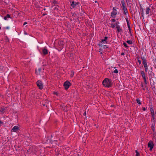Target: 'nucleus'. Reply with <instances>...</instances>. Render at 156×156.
Here are the masks:
<instances>
[{
  "instance_id": "nucleus-1",
  "label": "nucleus",
  "mask_w": 156,
  "mask_h": 156,
  "mask_svg": "<svg viewBox=\"0 0 156 156\" xmlns=\"http://www.w3.org/2000/svg\"><path fill=\"white\" fill-rule=\"evenodd\" d=\"M103 84L105 87H108L112 85L110 80L106 78L103 82Z\"/></svg>"
},
{
  "instance_id": "nucleus-2",
  "label": "nucleus",
  "mask_w": 156,
  "mask_h": 156,
  "mask_svg": "<svg viewBox=\"0 0 156 156\" xmlns=\"http://www.w3.org/2000/svg\"><path fill=\"white\" fill-rule=\"evenodd\" d=\"M141 58L143 61L142 62L145 68V71L146 72H147L148 69V67L147 65L146 60L145 59V58L144 56L141 57Z\"/></svg>"
},
{
  "instance_id": "nucleus-3",
  "label": "nucleus",
  "mask_w": 156,
  "mask_h": 156,
  "mask_svg": "<svg viewBox=\"0 0 156 156\" xmlns=\"http://www.w3.org/2000/svg\"><path fill=\"white\" fill-rule=\"evenodd\" d=\"M71 84L68 80L66 81L64 83L63 86L64 88L66 90H67L68 89L69 87L71 85Z\"/></svg>"
},
{
  "instance_id": "nucleus-4",
  "label": "nucleus",
  "mask_w": 156,
  "mask_h": 156,
  "mask_svg": "<svg viewBox=\"0 0 156 156\" xmlns=\"http://www.w3.org/2000/svg\"><path fill=\"white\" fill-rule=\"evenodd\" d=\"M37 86L39 87V88L41 90L43 88V85L42 82L40 80H38L36 82Z\"/></svg>"
},
{
  "instance_id": "nucleus-5",
  "label": "nucleus",
  "mask_w": 156,
  "mask_h": 156,
  "mask_svg": "<svg viewBox=\"0 0 156 156\" xmlns=\"http://www.w3.org/2000/svg\"><path fill=\"white\" fill-rule=\"evenodd\" d=\"M117 14L116 10L115 7H114L113 9V11L111 13V16L113 18H115Z\"/></svg>"
},
{
  "instance_id": "nucleus-6",
  "label": "nucleus",
  "mask_w": 156,
  "mask_h": 156,
  "mask_svg": "<svg viewBox=\"0 0 156 156\" xmlns=\"http://www.w3.org/2000/svg\"><path fill=\"white\" fill-rule=\"evenodd\" d=\"M154 144L152 141H150L148 144V146L150 148V150L151 151L153 148Z\"/></svg>"
},
{
  "instance_id": "nucleus-7",
  "label": "nucleus",
  "mask_w": 156,
  "mask_h": 156,
  "mask_svg": "<svg viewBox=\"0 0 156 156\" xmlns=\"http://www.w3.org/2000/svg\"><path fill=\"white\" fill-rule=\"evenodd\" d=\"M20 129L19 127L17 126H14L11 130L13 132H17Z\"/></svg>"
},
{
  "instance_id": "nucleus-8",
  "label": "nucleus",
  "mask_w": 156,
  "mask_h": 156,
  "mask_svg": "<svg viewBox=\"0 0 156 156\" xmlns=\"http://www.w3.org/2000/svg\"><path fill=\"white\" fill-rule=\"evenodd\" d=\"M115 26L117 29L116 30L119 33L122 31V30L121 28L118 24H115Z\"/></svg>"
},
{
  "instance_id": "nucleus-9",
  "label": "nucleus",
  "mask_w": 156,
  "mask_h": 156,
  "mask_svg": "<svg viewBox=\"0 0 156 156\" xmlns=\"http://www.w3.org/2000/svg\"><path fill=\"white\" fill-rule=\"evenodd\" d=\"M79 4V2H75L74 1H73L71 2V6H72L73 8H75L77 5Z\"/></svg>"
},
{
  "instance_id": "nucleus-10",
  "label": "nucleus",
  "mask_w": 156,
  "mask_h": 156,
  "mask_svg": "<svg viewBox=\"0 0 156 156\" xmlns=\"http://www.w3.org/2000/svg\"><path fill=\"white\" fill-rule=\"evenodd\" d=\"M7 110V108L6 107H2L0 109V112L2 113H4V112L6 111Z\"/></svg>"
},
{
  "instance_id": "nucleus-11",
  "label": "nucleus",
  "mask_w": 156,
  "mask_h": 156,
  "mask_svg": "<svg viewBox=\"0 0 156 156\" xmlns=\"http://www.w3.org/2000/svg\"><path fill=\"white\" fill-rule=\"evenodd\" d=\"M121 3L122 4V7L123 9H124V8H126V6L125 4V1L124 0H122L121 1Z\"/></svg>"
},
{
  "instance_id": "nucleus-12",
  "label": "nucleus",
  "mask_w": 156,
  "mask_h": 156,
  "mask_svg": "<svg viewBox=\"0 0 156 156\" xmlns=\"http://www.w3.org/2000/svg\"><path fill=\"white\" fill-rule=\"evenodd\" d=\"M151 128L153 132L154 133L153 134V135H154V134H155L156 133L155 131V123H153L152 124L151 126Z\"/></svg>"
},
{
  "instance_id": "nucleus-13",
  "label": "nucleus",
  "mask_w": 156,
  "mask_h": 156,
  "mask_svg": "<svg viewBox=\"0 0 156 156\" xmlns=\"http://www.w3.org/2000/svg\"><path fill=\"white\" fill-rule=\"evenodd\" d=\"M64 44V42L62 41H60L58 42V44L59 45L62 47H63Z\"/></svg>"
},
{
  "instance_id": "nucleus-14",
  "label": "nucleus",
  "mask_w": 156,
  "mask_h": 156,
  "mask_svg": "<svg viewBox=\"0 0 156 156\" xmlns=\"http://www.w3.org/2000/svg\"><path fill=\"white\" fill-rule=\"evenodd\" d=\"M42 52L43 54L45 55L48 53V50L47 49L44 48L42 50Z\"/></svg>"
},
{
  "instance_id": "nucleus-15",
  "label": "nucleus",
  "mask_w": 156,
  "mask_h": 156,
  "mask_svg": "<svg viewBox=\"0 0 156 156\" xmlns=\"http://www.w3.org/2000/svg\"><path fill=\"white\" fill-rule=\"evenodd\" d=\"M150 6H149V7H147L146 8V14H148L149 13L150 11Z\"/></svg>"
},
{
  "instance_id": "nucleus-16",
  "label": "nucleus",
  "mask_w": 156,
  "mask_h": 156,
  "mask_svg": "<svg viewBox=\"0 0 156 156\" xmlns=\"http://www.w3.org/2000/svg\"><path fill=\"white\" fill-rule=\"evenodd\" d=\"M11 18L10 17V15L9 14H7L6 16H4V19L5 20H6L7 19V18Z\"/></svg>"
},
{
  "instance_id": "nucleus-17",
  "label": "nucleus",
  "mask_w": 156,
  "mask_h": 156,
  "mask_svg": "<svg viewBox=\"0 0 156 156\" xmlns=\"http://www.w3.org/2000/svg\"><path fill=\"white\" fill-rule=\"evenodd\" d=\"M41 68H39L38 69V72L37 71V70L36 69L35 70V73L37 75L40 74V73L41 71Z\"/></svg>"
},
{
  "instance_id": "nucleus-18",
  "label": "nucleus",
  "mask_w": 156,
  "mask_h": 156,
  "mask_svg": "<svg viewBox=\"0 0 156 156\" xmlns=\"http://www.w3.org/2000/svg\"><path fill=\"white\" fill-rule=\"evenodd\" d=\"M150 111L151 115H154V110L152 107H150Z\"/></svg>"
},
{
  "instance_id": "nucleus-19",
  "label": "nucleus",
  "mask_w": 156,
  "mask_h": 156,
  "mask_svg": "<svg viewBox=\"0 0 156 156\" xmlns=\"http://www.w3.org/2000/svg\"><path fill=\"white\" fill-rule=\"evenodd\" d=\"M124 11V12L125 15H126V13H128V11H127V8H124L123 9Z\"/></svg>"
},
{
  "instance_id": "nucleus-20",
  "label": "nucleus",
  "mask_w": 156,
  "mask_h": 156,
  "mask_svg": "<svg viewBox=\"0 0 156 156\" xmlns=\"http://www.w3.org/2000/svg\"><path fill=\"white\" fill-rule=\"evenodd\" d=\"M141 74L142 76L143 77V78L145 77V73H144V71H141Z\"/></svg>"
},
{
  "instance_id": "nucleus-21",
  "label": "nucleus",
  "mask_w": 156,
  "mask_h": 156,
  "mask_svg": "<svg viewBox=\"0 0 156 156\" xmlns=\"http://www.w3.org/2000/svg\"><path fill=\"white\" fill-rule=\"evenodd\" d=\"M71 74L70 75V76L71 77H73L74 74V72L73 70H72L71 73Z\"/></svg>"
},
{
  "instance_id": "nucleus-22",
  "label": "nucleus",
  "mask_w": 156,
  "mask_h": 156,
  "mask_svg": "<svg viewBox=\"0 0 156 156\" xmlns=\"http://www.w3.org/2000/svg\"><path fill=\"white\" fill-rule=\"evenodd\" d=\"M57 140H54L53 141L52 140V141H51V142L52 144L55 143L56 144L58 145V144L57 143Z\"/></svg>"
},
{
  "instance_id": "nucleus-23",
  "label": "nucleus",
  "mask_w": 156,
  "mask_h": 156,
  "mask_svg": "<svg viewBox=\"0 0 156 156\" xmlns=\"http://www.w3.org/2000/svg\"><path fill=\"white\" fill-rule=\"evenodd\" d=\"M53 3L54 5L58 4V2L57 1H56V0H53Z\"/></svg>"
},
{
  "instance_id": "nucleus-24",
  "label": "nucleus",
  "mask_w": 156,
  "mask_h": 156,
  "mask_svg": "<svg viewBox=\"0 0 156 156\" xmlns=\"http://www.w3.org/2000/svg\"><path fill=\"white\" fill-rule=\"evenodd\" d=\"M140 12L141 15H142V16L143 17V8L141 7L140 8Z\"/></svg>"
},
{
  "instance_id": "nucleus-25",
  "label": "nucleus",
  "mask_w": 156,
  "mask_h": 156,
  "mask_svg": "<svg viewBox=\"0 0 156 156\" xmlns=\"http://www.w3.org/2000/svg\"><path fill=\"white\" fill-rule=\"evenodd\" d=\"M136 101L137 103H138L139 104V105L141 104L140 101L139 99H138V98L136 99Z\"/></svg>"
},
{
  "instance_id": "nucleus-26",
  "label": "nucleus",
  "mask_w": 156,
  "mask_h": 156,
  "mask_svg": "<svg viewBox=\"0 0 156 156\" xmlns=\"http://www.w3.org/2000/svg\"><path fill=\"white\" fill-rule=\"evenodd\" d=\"M127 43L129 44H132L133 43L132 41L131 40H128L126 41Z\"/></svg>"
},
{
  "instance_id": "nucleus-27",
  "label": "nucleus",
  "mask_w": 156,
  "mask_h": 156,
  "mask_svg": "<svg viewBox=\"0 0 156 156\" xmlns=\"http://www.w3.org/2000/svg\"><path fill=\"white\" fill-rule=\"evenodd\" d=\"M143 78L144 80L145 84L146 85L147 84V83L146 77H143Z\"/></svg>"
},
{
  "instance_id": "nucleus-28",
  "label": "nucleus",
  "mask_w": 156,
  "mask_h": 156,
  "mask_svg": "<svg viewBox=\"0 0 156 156\" xmlns=\"http://www.w3.org/2000/svg\"><path fill=\"white\" fill-rule=\"evenodd\" d=\"M108 39V37H105V39H104V41L106 43H107V40Z\"/></svg>"
},
{
  "instance_id": "nucleus-29",
  "label": "nucleus",
  "mask_w": 156,
  "mask_h": 156,
  "mask_svg": "<svg viewBox=\"0 0 156 156\" xmlns=\"http://www.w3.org/2000/svg\"><path fill=\"white\" fill-rule=\"evenodd\" d=\"M123 44L126 48H127L128 47V46H127V45L126 43L124 42L123 43Z\"/></svg>"
},
{
  "instance_id": "nucleus-30",
  "label": "nucleus",
  "mask_w": 156,
  "mask_h": 156,
  "mask_svg": "<svg viewBox=\"0 0 156 156\" xmlns=\"http://www.w3.org/2000/svg\"><path fill=\"white\" fill-rule=\"evenodd\" d=\"M136 156H139L140 155V154L139 152H138V151L137 150L136 151Z\"/></svg>"
},
{
  "instance_id": "nucleus-31",
  "label": "nucleus",
  "mask_w": 156,
  "mask_h": 156,
  "mask_svg": "<svg viewBox=\"0 0 156 156\" xmlns=\"http://www.w3.org/2000/svg\"><path fill=\"white\" fill-rule=\"evenodd\" d=\"M111 27L112 28H114L115 27V25L114 23H112L111 25Z\"/></svg>"
},
{
  "instance_id": "nucleus-32",
  "label": "nucleus",
  "mask_w": 156,
  "mask_h": 156,
  "mask_svg": "<svg viewBox=\"0 0 156 156\" xmlns=\"http://www.w3.org/2000/svg\"><path fill=\"white\" fill-rule=\"evenodd\" d=\"M59 151H57L55 152V154L56 155H58L59 154Z\"/></svg>"
},
{
  "instance_id": "nucleus-33",
  "label": "nucleus",
  "mask_w": 156,
  "mask_h": 156,
  "mask_svg": "<svg viewBox=\"0 0 156 156\" xmlns=\"http://www.w3.org/2000/svg\"><path fill=\"white\" fill-rule=\"evenodd\" d=\"M114 73H118V71L117 69H115L114 71Z\"/></svg>"
},
{
  "instance_id": "nucleus-34",
  "label": "nucleus",
  "mask_w": 156,
  "mask_h": 156,
  "mask_svg": "<svg viewBox=\"0 0 156 156\" xmlns=\"http://www.w3.org/2000/svg\"><path fill=\"white\" fill-rule=\"evenodd\" d=\"M152 116V120H154V119H155L154 118V115H151Z\"/></svg>"
},
{
  "instance_id": "nucleus-35",
  "label": "nucleus",
  "mask_w": 156,
  "mask_h": 156,
  "mask_svg": "<svg viewBox=\"0 0 156 156\" xmlns=\"http://www.w3.org/2000/svg\"><path fill=\"white\" fill-rule=\"evenodd\" d=\"M92 2L93 3H96L97 2V0H92Z\"/></svg>"
},
{
  "instance_id": "nucleus-36",
  "label": "nucleus",
  "mask_w": 156,
  "mask_h": 156,
  "mask_svg": "<svg viewBox=\"0 0 156 156\" xmlns=\"http://www.w3.org/2000/svg\"><path fill=\"white\" fill-rule=\"evenodd\" d=\"M53 94H54L56 95L57 96L58 95V93L57 92H53Z\"/></svg>"
},
{
  "instance_id": "nucleus-37",
  "label": "nucleus",
  "mask_w": 156,
  "mask_h": 156,
  "mask_svg": "<svg viewBox=\"0 0 156 156\" xmlns=\"http://www.w3.org/2000/svg\"><path fill=\"white\" fill-rule=\"evenodd\" d=\"M103 47L104 48H108V47H107V46L106 45H104L103 46Z\"/></svg>"
},
{
  "instance_id": "nucleus-38",
  "label": "nucleus",
  "mask_w": 156,
  "mask_h": 156,
  "mask_svg": "<svg viewBox=\"0 0 156 156\" xmlns=\"http://www.w3.org/2000/svg\"><path fill=\"white\" fill-rule=\"evenodd\" d=\"M112 22H115V19H112Z\"/></svg>"
},
{
  "instance_id": "nucleus-39",
  "label": "nucleus",
  "mask_w": 156,
  "mask_h": 156,
  "mask_svg": "<svg viewBox=\"0 0 156 156\" xmlns=\"http://www.w3.org/2000/svg\"><path fill=\"white\" fill-rule=\"evenodd\" d=\"M3 124V122L1 121L0 120V125H1L2 124Z\"/></svg>"
},
{
  "instance_id": "nucleus-40",
  "label": "nucleus",
  "mask_w": 156,
  "mask_h": 156,
  "mask_svg": "<svg viewBox=\"0 0 156 156\" xmlns=\"http://www.w3.org/2000/svg\"><path fill=\"white\" fill-rule=\"evenodd\" d=\"M142 109L144 111H145L146 110V109L145 107H143L142 108Z\"/></svg>"
},
{
  "instance_id": "nucleus-41",
  "label": "nucleus",
  "mask_w": 156,
  "mask_h": 156,
  "mask_svg": "<svg viewBox=\"0 0 156 156\" xmlns=\"http://www.w3.org/2000/svg\"><path fill=\"white\" fill-rule=\"evenodd\" d=\"M138 62H139V64H141V61L140 60H138Z\"/></svg>"
},
{
  "instance_id": "nucleus-42",
  "label": "nucleus",
  "mask_w": 156,
  "mask_h": 156,
  "mask_svg": "<svg viewBox=\"0 0 156 156\" xmlns=\"http://www.w3.org/2000/svg\"><path fill=\"white\" fill-rule=\"evenodd\" d=\"M128 28L129 29V30H130V26L128 24Z\"/></svg>"
},
{
  "instance_id": "nucleus-43",
  "label": "nucleus",
  "mask_w": 156,
  "mask_h": 156,
  "mask_svg": "<svg viewBox=\"0 0 156 156\" xmlns=\"http://www.w3.org/2000/svg\"><path fill=\"white\" fill-rule=\"evenodd\" d=\"M27 24V22H25L24 23L23 25H26V24Z\"/></svg>"
},
{
  "instance_id": "nucleus-44",
  "label": "nucleus",
  "mask_w": 156,
  "mask_h": 156,
  "mask_svg": "<svg viewBox=\"0 0 156 156\" xmlns=\"http://www.w3.org/2000/svg\"><path fill=\"white\" fill-rule=\"evenodd\" d=\"M124 55V52H122L121 54V55Z\"/></svg>"
},
{
  "instance_id": "nucleus-45",
  "label": "nucleus",
  "mask_w": 156,
  "mask_h": 156,
  "mask_svg": "<svg viewBox=\"0 0 156 156\" xmlns=\"http://www.w3.org/2000/svg\"><path fill=\"white\" fill-rule=\"evenodd\" d=\"M86 112H85L84 113V115H85V116H86Z\"/></svg>"
},
{
  "instance_id": "nucleus-46",
  "label": "nucleus",
  "mask_w": 156,
  "mask_h": 156,
  "mask_svg": "<svg viewBox=\"0 0 156 156\" xmlns=\"http://www.w3.org/2000/svg\"><path fill=\"white\" fill-rule=\"evenodd\" d=\"M24 34H27V33L25 31H24Z\"/></svg>"
},
{
  "instance_id": "nucleus-47",
  "label": "nucleus",
  "mask_w": 156,
  "mask_h": 156,
  "mask_svg": "<svg viewBox=\"0 0 156 156\" xmlns=\"http://www.w3.org/2000/svg\"><path fill=\"white\" fill-rule=\"evenodd\" d=\"M101 41H102V42H103L104 43L105 42V41H104V39L101 40Z\"/></svg>"
},
{
  "instance_id": "nucleus-48",
  "label": "nucleus",
  "mask_w": 156,
  "mask_h": 156,
  "mask_svg": "<svg viewBox=\"0 0 156 156\" xmlns=\"http://www.w3.org/2000/svg\"><path fill=\"white\" fill-rule=\"evenodd\" d=\"M142 87L143 88V90H144V88H143V87H143V85H142Z\"/></svg>"
},
{
  "instance_id": "nucleus-49",
  "label": "nucleus",
  "mask_w": 156,
  "mask_h": 156,
  "mask_svg": "<svg viewBox=\"0 0 156 156\" xmlns=\"http://www.w3.org/2000/svg\"><path fill=\"white\" fill-rule=\"evenodd\" d=\"M76 156H81V155H80L79 154L77 155Z\"/></svg>"
},
{
  "instance_id": "nucleus-50",
  "label": "nucleus",
  "mask_w": 156,
  "mask_h": 156,
  "mask_svg": "<svg viewBox=\"0 0 156 156\" xmlns=\"http://www.w3.org/2000/svg\"><path fill=\"white\" fill-rule=\"evenodd\" d=\"M119 22H117V23H116V24H119Z\"/></svg>"
},
{
  "instance_id": "nucleus-51",
  "label": "nucleus",
  "mask_w": 156,
  "mask_h": 156,
  "mask_svg": "<svg viewBox=\"0 0 156 156\" xmlns=\"http://www.w3.org/2000/svg\"><path fill=\"white\" fill-rule=\"evenodd\" d=\"M99 50H101V48H100V49H99Z\"/></svg>"
},
{
  "instance_id": "nucleus-52",
  "label": "nucleus",
  "mask_w": 156,
  "mask_h": 156,
  "mask_svg": "<svg viewBox=\"0 0 156 156\" xmlns=\"http://www.w3.org/2000/svg\"><path fill=\"white\" fill-rule=\"evenodd\" d=\"M101 54H102V52H101Z\"/></svg>"
},
{
  "instance_id": "nucleus-53",
  "label": "nucleus",
  "mask_w": 156,
  "mask_h": 156,
  "mask_svg": "<svg viewBox=\"0 0 156 156\" xmlns=\"http://www.w3.org/2000/svg\"><path fill=\"white\" fill-rule=\"evenodd\" d=\"M1 29V27H0V30Z\"/></svg>"
}]
</instances>
